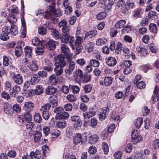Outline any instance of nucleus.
I'll return each instance as SVG.
<instances>
[{
    "instance_id": "1",
    "label": "nucleus",
    "mask_w": 159,
    "mask_h": 159,
    "mask_svg": "<svg viewBox=\"0 0 159 159\" xmlns=\"http://www.w3.org/2000/svg\"><path fill=\"white\" fill-rule=\"evenodd\" d=\"M54 61L55 62V67L54 69L55 75L57 76L61 75L63 72L64 66L66 65V62L62 55H58L55 57Z\"/></svg>"
},
{
    "instance_id": "2",
    "label": "nucleus",
    "mask_w": 159,
    "mask_h": 159,
    "mask_svg": "<svg viewBox=\"0 0 159 159\" xmlns=\"http://www.w3.org/2000/svg\"><path fill=\"white\" fill-rule=\"evenodd\" d=\"M57 11H55L53 6H49L48 7L47 10L45 11L46 14L44 16V17L52 20L55 19L57 17L61 16L60 13L57 14Z\"/></svg>"
},
{
    "instance_id": "3",
    "label": "nucleus",
    "mask_w": 159,
    "mask_h": 159,
    "mask_svg": "<svg viewBox=\"0 0 159 159\" xmlns=\"http://www.w3.org/2000/svg\"><path fill=\"white\" fill-rule=\"evenodd\" d=\"M68 65V67L65 69V72L66 74H71L75 68V64L74 62L72 60L71 57H68L66 58Z\"/></svg>"
},
{
    "instance_id": "4",
    "label": "nucleus",
    "mask_w": 159,
    "mask_h": 159,
    "mask_svg": "<svg viewBox=\"0 0 159 159\" xmlns=\"http://www.w3.org/2000/svg\"><path fill=\"white\" fill-rule=\"evenodd\" d=\"M116 6L117 8L121 10L122 12L124 14L128 13V9L125 7V1L123 0H119L116 3Z\"/></svg>"
},
{
    "instance_id": "5",
    "label": "nucleus",
    "mask_w": 159,
    "mask_h": 159,
    "mask_svg": "<svg viewBox=\"0 0 159 159\" xmlns=\"http://www.w3.org/2000/svg\"><path fill=\"white\" fill-rule=\"evenodd\" d=\"M131 138L132 142L134 144L139 142L142 140V138L139 134L138 131L137 130H134L132 132Z\"/></svg>"
},
{
    "instance_id": "6",
    "label": "nucleus",
    "mask_w": 159,
    "mask_h": 159,
    "mask_svg": "<svg viewBox=\"0 0 159 159\" xmlns=\"http://www.w3.org/2000/svg\"><path fill=\"white\" fill-rule=\"evenodd\" d=\"M11 78L14 82L18 84H21L23 82V79L22 76L19 74H15L14 72H12L11 74Z\"/></svg>"
},
{
    "instance_id": "7",
    "label": "nucleus",
    "mask_w": 159,
    "mask_h": 159,
    "mask_svg": "<svg viewBox=\"0 0 159 159\" xmlns=\"http://www.w3.org/2000/svg\"><path fill=\"white\" fill-rule=\"evenodd\" d=\"M113 78L111 76H107L104 78H102L99 80L100 85L105 86H110L112 83Z\"/></svg>"
},
{
    "instance_id": "8",
    "label": "nucleus",
    "mask_w": 159,
    "mask_h": 159,
    "mask_svg": "<svg viewBox=\"0 0 159 159\" xmlns=\"http://www.w3.org/2000/svg\"><path fill=\"white\" fill-rule=\"evenodd\" d=\"M70 30H64L62 31L63 33L60 35V39L61 42L67 43L69 41L70 34L69 32Z\"/></svg>"
},
{
    "instance_id": "9",
    "label": "nucleus",
    "mask_w": 159,
    "mask_h": 159,
    "mask_svg": "<svg viewBox=\"0 0 159 159\" xmlns=\"http://www.w3.org/2000/svg\"><path fill=\"white\" fill-rule=\"evenodd\" d=\"M71 121L74 124V127L75 128L78 129L81 125V120L78 116H74L71 117Z\"/></svg>"
},
{
    "instance_id": "10",
    "label": "nucleus",
    "mask_w": 159,
    "mask_h": 159,
    "mask_svg": "<svg viewBox=\"0 0 159 159\" xmlns=\"http://www.w3.org/2000/svg\"><path fill=\"white\" fill-rule=\"evenodd\" d=\"M61 51L62 54L60 55H62L64 59L65 58L63 56L65 57L66 58L68 57H71L69 48L67 45H62L61 47Z\"/></svg>"
},
{
    "instance_id": "11",
    "label": "nucleus",
    "mask_w": 159,
    "mask_h": 159,
    "mask_svg": "<svg viewBox=\"0 0 159 159\" xmlns=\"http://www.w3.org/2000/svg\"><path fill=\"white\" fill-rule=\"evenodd\" d=\"M45 64L43 67V69L48 72H52L53 70V65L48 59L44 60Z\"/></svg>"
},
{
    "instance_id": "12",
    "label": "nucleus",
    "mask_w": 159,
    "mask_h": 159,
    "mask_svg": "<svg viewBox=\"0 0 159 159\" xmlns=\"http://www.w3.org/2000/svg\"><path fill=\"white\" fill-rule=\"evenodd\" d=\"M106 63L109 66H114L116 64L117 60L114 57H109L106 58Z\"/></svg>"
},
{
    "instance_id": "13",
    "label": "nucleus",
    "mask_w": 159,
    "mask_h": 159,
    "mask_svg": "<svg viewBox=\"0 0 159 159\" xmlns=\"http://www.w3.org/2000/svg\"><path fill=\"white\" fill-rule=\"evenodd\" d=\"M57 42L52 40H49L46 44L47 48L49 50H54L56 47Z\"/></svg>"
},
{
    "instance_id": "14",
    "label": "nucleus",
    "mask_w": 159,
    "mask_h": 159,
    "mask_svg": "<svg viewBox=\"0 0 159 159\" xmlns=\"http://www.w3.org/2000/svg\"><path fill=\"white\" fill-rule=\"evenodd\" d=\"M34 106V104L32 102H27L25 103L23 108L25 111H30L32 110Z\"/></svg>"
},
{
    "instance_id": "15",
    "label": "nucleus",
    "mask_w": 159,
    "mask_h": 159,
    "mask_svg": "<svg viewBox=\"0 0 159 159\" xmlns=\"http://www.w3.org/2000/svg\"><path fill=\"white\" fill-rule=\"evenodd\" d=\"M12 91H9V94L12 97H16L17 95L20 92V87L16 85L12 89Z\"/></svg>"
},
{
    "instance_id": "16",
    "label": "nucleus",
    "mask_w": 159,
    "mask_h": 159,
    "mask_svg": "<svg viewBox=\"0 0 159 159\" xmlns=\"http://www.w3.org/2000/svg\"><path fill=\"white\" fill-rule=\"evenodd\" d=\"M69 115L68 113L66 112H62L61 113L57 114L55 118L57 119H67Z\"/></svg>"
},
{
    "instance_id": "17",
    "label": "nucleus",
    "mask_w": 159,
    "mask_h": 159,
    "mask_svg": "<svg viewBox=\"0 0 159 159\" xmlns=\"http://www.w3.org/2000/svg\"><path fill=\"white\" fill-rule=\"evenodd\" d=\"M57 90V88L52 86H49L46 88L44 92L45 94L48 95H52L54 94Z\"/></svg>"
},
{
    "instance_id": "18",
    "label": "nucleus",
    "mask_w": 159,
    "mask_h": 159,
    "mask_svg": "<svg viewBox=\"0 0 159 159\" xmlns=\"http://www.w3.org/2000/svg\"><path fill=\"white\" fill-rule=\"evenodd\" d=\"M99 137L96 134L89 136L88 139L89 143L90 144H95L98 141Z\"/></svg>"
},
{
    "instance_id": "19",
    "label": "nucleus",
    "mask_w": 159,
    "mask_h": 159,
    "mask_svg": "<svg viewBox=\"0 0 159 159\" xmlns=\"http://www.w3.org/2000/svg\"><path fill=\"white\" fill-rule=\"evenodd\" d=\"M109 109L107 108H105L102 110V112L99 114V118L100 120H102L106 118V115L109 112Z\"/></svg>"
},
{
    "instance_id": "20",
    "label": "nucleus",
    "mask_w": 159,
    "mask_h": 159,
    "mask_svg": "<svg viewBox=\"0 0 159 159\" xmlns=\"http://www.w3.org/2000/svg\"><path fill=\"white\" fill-rule=\"evenodd\" d=\"M83 140V138L80 134H76L74 136L73 139V142L75 144L80 143Z\"/></svg>"
},
{
    "instance_id": "21",
    "label": "nucleus",
    "mask_w": 159,
    "mask_h": 159,
    "mask_svg": "<svg viewBox=\"0 0 159 159\" xmlns=\"http://www.w3.org/2000/svg\"><path fill=\"white\" fill-rule=\"evenodd\" d=\"M137 53L140 56L146 55L147 53V50L143 48L140 46H138L136 48Z\"/></svg>"
},
{
    "instance_id": "22",
    "label": "nucleus",
    "mask_w": 159,
    "mask_h": 159,
    "mask_svg": "<svg viewBox=\"0 0 159 159\" xmlns=\"http://www.w3.org/2000/svg\"><path fill=\"white\" fill-rule=\"evenodd\" d=\"M97 34V32L95 30L91 31L87 33L85 36L84 38L89 39L96 36Z\"/></svg>"
},
{
    "instance_id": "23",
    "label": "nucleus",
    "mask_w": 159,
    "mask_h": 159,
    "mask_svg": "<svg viewBox=\"0 0 159 159\" xmlns=\"http://www.w3.org/2000/svg\"><path fill=\"white\" fill-rule=\"evenodd\" d=\"M49 100L53 104V106H56L57 105V98L56 95L51 96L49 98Z\"/></svg>"
},
{
    "instance_id": "24",
    "label": "nucleus",
    "mask_w": 159,
    "mask_h": 159,
    "mask_svg": "<svg viewBox=\"0 0 159 159\" xmlns=\"http://www.w3.org/2000/svg\"><path fill=\"white\" fill-rule=\"evenodd\" d=\"M42 154L41 151L36 150L34 152H31L30 153V156L31 158H33L34 157L36 159H39L41 158Z\"/></svg>"
},
{
    "instance_id": "25",
    "label": "nucleus",
    "mask_w": 159,
    "mask_h": 159,
    "mask_svg": "<svg viewBox=\"0 0 159 159\" xmlns=\"http://www.w3.org/2000/svg\"><path fill=\"white\" fill-rule=\"evenodd\" d=\"M72 48L73 50L76 49L75 54H79L82 51L83 47L81 45H72Z\"/></svg>"
},
{
    "instance_id": "26",
    "label": "nucleus",
    "mask_w": 159,
    "mask_h": 159,
    "mask_svg": "<svg viewBox=\"0 0 159 159\" xmlns=\"http://www.w3.org/2000/svg\"><path fill=\"white\" fill-rule=\"evenodd\" d=\"M25 55L28 57H30L32 55V49L30 47L26 46L24 49Z\"/></svg>"
},
{
    "instance_id": "27",
    "label": "nucleus",
    "mask_w": 159,
    "mask_h": 159,
    "mask_svg": "<svg viewBox=\"0 0 159 159\" xmlns=\"http://www.w3.org/2000/svg\"><path fill=\"white\" fill-rule=\"evenodd\" d=\"M9 31L11 33V34L13 35H15L18 33L17 27L14 24L11 25V28Z\"/></svg>"
},
{
    "instance_id": "28",
    "label": "nucleus",
    "mask_w": 159,
    "mask_h": 159,
    "mask_svg": "<svg viewBox=\"0 0 159 159\" xmlns=\"http://www.w3.org/2000/svg\"><path fill=\"white\" fill-rule=\"evenodd\" d=\"M59 27H62V31H64V30H66L67 29L68 30H70L69 28L67 26V23L66 21L65 20H63L61 21L59 24Z\"/></svg>"
},
{
    "instance_id": "29",
    "label": "nucleus",
    "mask_w": 159,
    "mask_h": 159,
    "mask_svg": "<svg viewBox=\"0 0 159 159\" xmlns=\"http://www.w3.org/2000/svg\"><path fill=\"white\" fill-rule=\"evenodd\" d=\"M57 76L55 74H53L49 76V81L51 84L55 85L57 83Z\"/></svg>"
},
{
    "instance_id": "30",
    "label": "nucleus",
    "mask_w": 159,
    "mask_h": 159,
    "mask_svg": "<svg viewBox=\"0 0 159 159\" xmlns=\"http://www.w3.org/2000/svg\"><path fill=\"white\" fill-rule=\"evenodd\" d=\"M126 23L125 20H120L116 22L115 24V26L117 28L120 29L122 28L124 26Z\"/></svg>"
},
{
    "instance_id": "31",
    "label": "nucleus",
    "mask_w": 159,
    "mask_h": 159,
    "mask_svg": "<svg viewBox=\"0 0 159 159\" xmlns=\"http://www.w3.org/2000/svg\"><path fill=\"white\" fill-rule=\"evenodd\" d=\"M143 118L141 117L138 118L134 122V126L137 128H139L143 123Z\"/></svg>"
},
{
    "instance_id": "32",
    "label": "nucleus",
    "mask_w": 159,
    "mask_h": 159,
    "mask_svg": "<svg viewBox=\"0 0 159 159\" xmlns=\"http://www.w3.org/2000/svg\"><path fill=\"white\" fill-rule=\"evenodd\" d=\"M34 90L36 94L40 95L43 93V89L42 85H38L36 86L35 89Z\"/></svg>"
},
{
    "instance_id": "33",
    "label": "nucleus",
    "mask_w": 159,
    "mask_h": 159,
    "mask_svg": "<svg viewBox=\"0 0 159 159\" xmlns=\"http://www.w3.org/2000/svg\"><path fill=\"white\" fill-rule=\"evenodd\" d=\"M28 67L29 69L32 70H37L39 68L38 66L33 61L30 63Z\"/></svg>"
},
{
    "instance_id": "34",
    "label": "nucleus",
    "mask_w": 159,
    "mask_h": 159,
    "mask_svg": "<svg viewBox=\"0 0 159 159\" xmlns=\"http://www.w3.org/2000/svg\"><path fill=\"white\" fill-rule=\"evenodd\" d=\"M84 83H86L89 82L91 79V76L88 74H85L81 78Z\"/></svg>"
},
{
    "instance_id": "35",
    "label": "nucleus",
    "mask_w": 159,
    "mask_h": 159,
    "mask_svg": "<svg viewBox=\"0 0 159 159\" xmlns=\"http://www.w3.org/2000/svg\"><path fill=\"white\" fill-rule=\"evenodd\" d=\"M51 34L52 37L56 39H57L60 38V35L58 31L55 30H52Z\"/></svg>"
},
{
    "instance_id": "36",
    "label": "nucleus",
    "mask_w": 159,
    "mask_h": 159,
    "mask_svg": "<svg viewBox=\"0 0 159 159\" xmlns=\"http://www.w3.org/2000/svg\"><path fill=\"white\" fill-rule=\"evenodd\" d=\"M30 111H25L24 113V118L26 121H31L32 119V115L30 113Z\"/></svg>"
},
{
    "instance_id": "37",
    "label": "nucleus",
    "mask_w": 159,
    "mask_h": 159,
    "mask_svg": "<svg viewBox=\"0 0 159 159\" xmlns=\"http://www.w3.org/2000/svg\"><path fill=\"white\" fill-rule=\"evenodd\" d=\"M107 42V39L104 38H102L97 39L96 41V44L98 45H102L105 44Z\"/></svg>"
},
{
    "instance_id": "38",
    "label": "nucleus",
    "mask_w": 159,
    "mask_h": 159,
    "mask_svg": "<svg viewBox=\"0 0 159 159\" xmlns=\"http://www.w3.org/2000/svg\"><path fill=\"white\" fill-rule=\"evenodd\" d=\"M94 43L93 42H90L88 43L85 46V49L87 50L89 52H92L93 49Z\"/></svg>"
},
{
    "instance_id": "39",
    "label": "nucleus",
    "mask_w": 159,
    "mask_h": 159,
    "mask_svg": "<svg viewBox=\"0 0 159 159\" xmlns=\"http://www.w3.org/2000/svg\"><path fill=\"white\" fill-rule=\"evenodd\" d=\"M22 47L20 46L17 47L16 48L15 51V55L17 57H19L21 55L22 52Z\"/></svg>"
},
{
    "instance_id": "40",
    "label": "nucleus",
    "mask_w": 159,
    "mask_h": 159,
    "mask_svg": "<svg viewBox=\"0 0 159 159\" xmlns=\"http://www.w3.org/2000/svg\"><path fill=\"white\" fill-rule=\"evenodd\" d=\"M107 15V13L105 11L101 12L98 13L97 15V18L98 20H101L104 19Z\"/></svg>"
},
{
    "instance_id": "41",
    "label": "nucleus",
    "mask_w": 159,
    "mask_h": 159,
    "mask_svg": "<svg viewBox=\"0 0 159 159\" xmlns=\"http://www.w3.org/2000/svg\"><path fill=\"white\" fill-rule=\"evenodd\" d=\"M102 149L105 154H107L109 151V147L107 143L106 142L102 143Z\"/></svg>"
},
{
    "instance_id": "42",
    "label": "nucleus",
    "mask_w": 159,
    "mask_h": 159,
    "mask_svg": "<svg viewBox=\"0 0 159 159\" xmlns=\"http://www.w3.org/2000/svg\"><path fill=\"white\" fill-rule=\"evenodd\" d=\"M149 29L150 32L155 33H157V27L156 24L153 23L151 24L149 26Z\"/></svg>"
},
{
    "instance_id": "43",
    "label": "nucleus",
    "mask_w": 159,
    "mask_h": 159,
    "mask_svg": "<svg viewBox=\"0 0 159 159\" xmlns=\"http://www.w3.org/2000/svg\"><path fill=\"white\" fill-rule=\"evenodd\" d=\"M50 107V105L48 104H46L41 107L40 110L42 112L48 111Z\"/></svg>"
},
{
    "instance_id": "44",
    "label": "nucleus",
    "mask_w": 159,
    "mask_h": 159,
    "mask_svg": "<svg viewBox=\"0 0 159 159\" xmlns=\"http://www.w3.org/2000/svg\"><path fill=\"white\" fill-rule=\"evenodd\" d=\"M41 134L40 132L37 131L34 135V140L35 142H38L40 139Z\"/></svg>"
},
{
    "instance_id": "45",
    "label": "nucleus",
    "mask_w": 159,
    "mask_h": 159,
    "mask_svg": "<svg viewBox=\"0 0 159 159\" xmlns=\"http://www.w3.org/2000/svg\"><path fill=\"white\" fill-rule=\"evenodd\" d=\"M89 64L92 66L98 67L99 66V61L95 59H92L89 62Z\"/></svg>"
},
{
    "instance_id": "46",
    "label": "nucleus",
    "mask_w": 159,
    "mask_h": 159,
    "mask_svg": "<svg viewBox=\"0 0 159 159\" xmlns=\"http://www.w3.org/2000/svg\"><path fill=\"white\" fill-rule=\"evenodd\" d=\"M11 13L12 15H16L18 14V9L16 5H13L11 6Z\"/></svg>"
},
{
    "instance_id": "47",
    "label": "nucleus",
    "mask_w": 159,
    "mask_h": 159,
    "mask_svg": "<svg viewBox=\"0 0 159 159\" xmlns=\"http://www.w3.org/2000/svg\"><path fill=\"white\" fill-rule=\"evenodd\" d=\"M95 115V112L93 111H89L83 113V116L85 118H89L93 117Z\"/></svg>"
},
{
    "instance_id": "48",
    "label": "nucleus",
    "mask_w": 159,
    "mask_h": 159,
    "mask_svg": "<svg viewBox=\"0 0 159 159\" xmlns=\"http://www.w3.org/2000/svg\"><path fill=\"white\" fill-rule=\"evenodd\" d=\"M34 120L37 123H39L42 120V117L39 113H35L34 115Z\"/></svg>"
},
{
    "instance_id": "49",
    "label": "nucleus",
    "mask_w": 159,
    "mask_h": 159,
    "mask_svg": "<svg viewBox=\"0 0 159 159\" xmlns=\"http://www.w3.org/2000/svg\"><path fill=\"white\" fill-rule=\"evenodd\" d=\"M122 48V44L120 42H118L116 45V48L115 49V52L117 54L120 53Z\"/></svg>"
},
{
    "instance_id": "50",
    "label": "nucleus",
    "mask_w": 159,
    "mask_h": 159,
    "mask_svg": "<svg viewBox=\"0 0 159 159\" xmlns=\"http://www.w3.org/2000/svg\"><path fill=\"white\" fill-rule=\"evenodd\" d=\"M66 125V122L65 121H59L56 123V125L57 127L60 128H64Z\"/></svg>"
},
{
    "instance_id": "51",
    "label": "nucleus",
    "mask_w": 159,
    "mask_h": 159,
    "mask_svg": "<svg viewBox=\"0 0 159 159\" xmlns=\"http://www.w3.org/2000/svg\"><path fill=\"white\" fill-rule=\"evenodd\" d=\"M66 98L70 102H73L76 100V98L73 94H69L66 96Z\"/></svg>"
},
{
    "instance_id": "52",
    "label": "nucleus",
    "mask_w": 159,
    "mask_h": 159,
    "mask_svg": "<svg viewBox=\"0 0 159 159\" xmlns=\"http://www.w3.org/2000/svg\"><path fill=\"white\" fill-rule=\"evenodd\" d=\"M76 62L80 66H83L86 63V61L83 58L78 59L76 60Z\"/></svg>"
},
{
    "instance_id": "53",
    "label": "nucleus",
    "mask_w": 159,
    "mask_h": 159,
    "mask_svg": "<svg viewBox=\"0 0 159 159\" xmlns=\"http://www.w3.org/2000/svg\"><path fill=\"white\" fill-rule=\"evenodd\" d=\"M89 124L90 126L94 127L97 124V121L95 118H93L89 120Z\"/></svg>"
},
{
    "instance_id": "54",
    "label": "nucleus",
    "mask_w": 159,
    "mask_h": 159,
    "mask_svg": "<svg viewBox=\"0 0 159 159\" xmlns=\"http://www.w3.org/2000/svg\"><path fill=\"white\" fill-rule=\"evenodd\" d=\"M1 96L2 97L6 99L7 100H8L10 99V96L8 93L6 91H3L2 92Z\"/></svg>"
},
{
    "instance_id": "55",
    "label": "nucleus",
    "mask_w": 159,
    "mask_h": 159,
    "mask_svg": "<svg viewBox=\"0 0 159 159\" xmlns=\"http://www.w3.org/2000/svg\"><path fill=\"white\" fill-rule=\"evenodd\" d=\"M7 20L11 23H14L17 21V19L13 15H10L8 17Z\"/></svg>"
},
{
    "instance_id": "56",
    "label": "nucleus",
    "mask_w": 159,
    "mask_h": 159,
    "mask_svg": "<svg viewBox=\"0 0 159 159\" xmlns=\"http://www.w3.org/2000/svg\"><path fill=\"white\" fill-rule=\"evenodd\" d=\"M31 85H34L38 82L37 76L36 75L34 76L29 80Z\"/></svg>"
},
{
    "instance_id": "57",
    "label": "nucleus",
    "mask_w": 159,
    "mask_h": 159,
    "mask_svg": "<svg viewBox=\"0 0 159 159\" xmlns=\"http://www.w3.org/2000/svg\"><path fill=\"white\" fill-rule=\"evenodd\" d=\"M38 32L39 34L42 35H44L46 33V29L45 28L43 27H40L38 28Z\"/></svg>"
},
{
    "instance_id": "58",
    "label": "nucleus",
    "mask_w": 159,
    "mask_h": 159,
    "mask_svg": "<svg viewBox=\"0 0 159 159\" xmlns=\"http://www.w3.org/2000/svg\"><path fill=\"white\" fill-rule=\"evenodd\" d=\"M84 90L86 93H90L92 89V86L90 84H87L84 87Z\"/></svg>"
},
{
    "instance_id": "59",
    "label": "nucleus",
    "mask_w": 159,
    "mask_h": 159,
    "mask_svg": "<svg viewBox=\"0 0 159 159\" xmlns=\"http://www.w3.org/2000/svg\"><path fill=\"white\" fill-rule=\"evenodd\" d=\"M83 41V38L80 36H77L75 42V45H81Z\"/></svg>"
},
{
    "instance_id": "60",
    "label": "nucleus",
    "mask_w": 159,
    "mask_h": 159,
    "mask_svg": "<svg viewBox=\"0 0 159 159\" xmlns=\"http://www.w3.org/2000/svg\"><path fill=\"white\" fill-rule=\"evenodd\" d=\"M32 44L34 46H37L39 44L40 40L37 37H34L32 40Z\"/></svg>"
},
{
    "instance_id": "61",
    "label": "nucleus",
    "mask_w": 159,
    "mask_h": 159,
    "mask_svg": "<svg viewBox=\"0 0 159 159\" xmlns=\"http://www.w3.org/2000/svg\"><path fill=\"white\" fill-rule=\"evenodd\" d=\"M35 51L36 53L37 54L40 55L44 52V50L43 48L38 47H36L35 48Z\"/></svg>"
},
{
    "instance_id": "62",
    "label": "nucleus",
    "mask_w": 159,
    "mask_h": 159,
    "mask_svg": "<svg viewBox=\"0 0 159 159\" xmlns=\"http://www.w3.org/2000/svg\"><path fill=\"white\" fill-rule=\"evenodd\" d=\"M97 149L94 146H91L89 149V152L91 154H93L96 153Z\"/></svg>"
},
{
    "instance_id": "63",
    "label": "nucleus",
    "mask_w": 159,
    "mask_h": 159,
    "mask_svg": "<svg viewBox=\"0 0 159 159\" xmlns=\"http://www.w3.org/2000/svg\"><path fill=\"white\" fill-rule=\"evenodd\" d=\"M72 109V105L70 103H67L64 106V110L67 111H70Z\"/></svg>"
},
{
    "instance_id": "64",
    "label": "nucleus",
    "mask_w": 159,
    "mask_h": 159,
    "mask_svg": "<svg viewBox=\"0 0 159 159\" xmlns=\"http://www.w3.org/2000/svg\"><path fill=\"white\" fill-rule=\"evenodd\" d=\"M153 148L155 149H157L159 148V139H155L152 143Z\"/></svg>"
}]
</instances>
